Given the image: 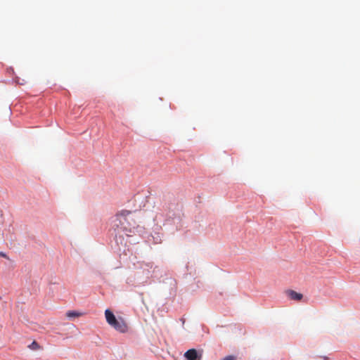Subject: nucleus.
<instances>
[{
  "label": "nucleus",
  "mask_w": 360,
  "mask_h": 360,
  "mask_svg": "<svg viewBox=\"0 0 360 360\" xmlns=\"http://www.w3.org/2000/svg\"><path fill=\"white\" fill-rule=\"evenodd\" d=\"M131 212L128 210H121L115 215V226L117 234H121L120 236L125 235L129 236L134 232L136 226V222L130 217Z\"/></svg>",
  "instance_id": "obj_1"
},
{
  "label": "nucleus",
  "mask_w": 360,
  "mask_h": 360,
  "mask_svg": "<svg viewBox=\"0 0 360 360\" xmlns=\"http://www.w3.org/2000/svg\"><path fill=\"white\" fill-rule=\"evenodd\" d=\"M202 351H197L195 349H190L184 354L186 360H201Z\"/></svg>",
  "instance_id": "obj_2"
},
{
  "label": "nucleus",
  "mask_w": 360,
  "mask_h": 360,
  "mask_svg": "<svg viewBox=\"0 0 360 360\" xmlns=\"http://www.w3.org/2000/svg\"><path fill=\"white\" fill-rule=\"evenodd\" d=\"M111 326L120 333H126L128 330L127 323L122 318L117 319L115 323Z\"/></svg>",
  "instance_id": "obj_3"
},
{
  "label": "nucleus",
  "mask_w": 360,
  "mask_h": 360,
  "mask_svg": "<svg viewBox=\"0 0 360 360\" xmlns=\"http://www.w3.org/2000/svg\"><path fill=\"white\" fill-rule=\"evenodd\" d=\"M287 296L291 300L300 301L302 299L303 295L301 293L297 292L292 290H288L285 291Z\"/></svg>",
  "instance_id": "obj_4"
},
{
  "label": "nucleus",
  "mask_w": 360,
  "mask_h": 360,
  "mask_svg": "<svg viewBox=\"0 0 360 360\" xmlns=\"http://www.w3.org/2000/svg\"><path fill=\"white\" fill-rule=\"evenodd\" d=\"M105 316L106 319L107 323L111 326L115 323L117 319L113 313L110 309H106L105 311Z\"/></svg>",
  "instance_id": "obj_5"
},
{
  "label": "nucleus",
  "mask_w": 360,
  "mask_h": 360,
  "mask_svg": "<svg viewBox=\"0 0 360 360\" xmlns=\"http://www.w3.org/2000/svg\"><path fill=\"white\" fill-rule=\"evenodd\" d=\"M84 314L82 313V312H79V311H68L67 313H66V316L69 319H72V318H77V317H80L83 315Z\"/></svg>",
  "instance_id": "obj_6"
},
{
  "label": "nucleus",
  "mask_w": 360,
  "mask_h": 360,
  "mask_svg": "<svg viewBox=\"0 0 360 360\" xmlns=\"http://www.w3.org/2000/svg\"><path fill=\"white\" fill-rule=\"evenodd\" d=\"M28 347L30 349H32V350H37V349H40V346L39 345V344L36 342V341H33L29 346Z\"/></svg>",
  "instance_id": "obj_7"
},
{
  "label": "nucleus",
  "mask_w": 360,
  "mask_h": 360,
  "mask_svg": "<svg viewBox=\"0 0 360 360\" xmlns=\"http://www.w3.org/2000/svg\"><path fill=\"white\" fill-rule=\"evenodd\" d=\"M221 360H236V356L233 355H229V356H225Z\"/></svg>",
  "instance_id": "obj_8"
},
{
  "label": "nucleus",
  "mask_w": 360,
  "mask_h": 360,
  "mask_svg": "<svg viewBox=\"0 0 360 360\" xmlns=\"http://www.w3.org/2000/svg\"><path fill=\"white\" fill-rule=\"evenodd\" d=\"M0 256L4 257H6V254H4V252H0Z\"/></svg>",
  "instance_id": "obj_9"
}]
</instances>
